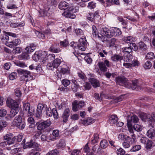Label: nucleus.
I'll list each match as a JSON object with an SVG mask.
<instances>
[{
  "mask_svg": "<svg viewBox=\"0 0 155 155\" xmlns=\"http://www.w3.org/2000/svg\"><path fill=\"white\" fill-rule=\"evenodd\" d=\"M12 124L13 126L18 127L20 130L24 129L25 126V120L20 115L15 117L12 122Z\"/></svg>",
  "mask_w": 155,
  "mask_h": 155,
  "instance_id": "f257e3e1",
  "label": "nucleus"
},
{
  "mask_svg": "<svg viewBox=\"0 0 155 155\" xmlns=\"http://www.w3.org/2000/svg\"><path fill=\"white\" fill-rule=\"evenodd\" d=\"M38 125L37 129L38 130H41L49 127L51 124V122L49 120L40 121L37 123Z\"/></svg>",
  "mask_w": 155,
  "mask_h": 155,
  "instance_id": "f03ea898",
  "label": "nucleus"
},
{
  "mask_svg": "<svg viewBox=\"0 0 155 155\" xmlns=\"http://www.w3.org/2000/svg\"><path fill=\"white\" fill-rule=\"evenodd\" d=\"M4 34L1 37V39L3 43L7 45V43H9L8 35L14 37H16V35L14 33L3 31Z\"/></svg>",
  "mask_w": 155,
  "mask_h": 155,
  "instance_id": "7ed1b4c3",
  "label": "nucleus"
},
{
  "mask_svg": "<svg viewBox=\"0 0 155 155\" xmlns=\"http://www.w3.org/2000/svg\"><path fill=\"white\" fill-rule=\"evenodd\" d=\"M126 82L124 86L128 89L134 90L139 87V84L137 80L132 81L130 82L127 79Z\"/></svg>",
  "mask_w": 155,
  "mask_h": 155,
  "instance_id": "20e7f679",
  "label": "nucleus"
},
{
  "mask_svg": "<svg viewBox=\"0 0 155 155\" xmlns=\"http://www.w3.org/2000/svg\"><path fill=\"white\" fill-rule=\"evenodd\" d=\"M17 72L18 74L24 77L23 80L25 81L26 82H27L28 80V78L31 77V72L27 70L19 69L17 70Z\"/></svg>",
  "mask_w": 155,
  "mask_h": 155,
  "instance_id": "39448f33",
  "label": "nucleus"
},
{
  "mask_svg": "<svg viewBox=\"0 0 155 155\" xmlns=\"http://www.w3.org/2000/svg\"><path fill=\"white\" fill-rule=\"evenodd\" d=\"M61 62V59L56 58L54 59L52 64L48 63L47 65V68L49 70H53L54 68L56 69Z\"/></svg>",
  "mask_w": 155,
  "mask_h": 155,
  "instance_id": "423d86ee",
  "label": "nucleus"
},
{
  "mask_svg": "<svg viewBox=\"0 0 155 155\" xmlns=\"http://www.w3.org/2000/svg\"><path fill=\"white\" fill-rule=\"evenodd\" d=\"M7 106L12 109H19V104L15 100L10 98H8L6 101Z\"/></svg>",
  "mask_w": 155,
  "mask_h": 155,
  "instance_id": "0eeeda50",
  "label": "nucleus"
},
{
  "mask_svg": "<svg viewBox=\"0 0 155 155\" xmlns=\"http://www.w3.org/2000/svg\"><path fill=\"white\" fill-rule=\"evenodd\" d=\"M59 72V74L58 72H57V75L58 78L61 79L62 78L61 74H68L70 73V68L67 66L64 65L63 67H61L59 71L58 70Z\"/></svg>",
  "mask_w": 155,
  "mask_h": 155,
  "instance_id": "6e6552de",
  "label": "nucleus"
},
{
  "mask_svg": "<svg viewBox=\"0 0 155 155\" xmlns=\"http://www.w3.org/2000/svg\"><path fill=\"white\" fill-rule=\"evenodd\" d=\"M72 110L74 111H77L78 109L83 107L84 105V103L83 101H81L78 102L77 101H75L72 104Z\"/></svg>",
  "mask_w": 155,
  "mask_h": 155,
  "instance_id": "1a4fd4ad",
  "label": "nucleus"
},
{
  "mask_svg": "<svg viewBox=\"0 0 155 155\" xmlns=\"http://www.w3.org/2000/svg\"><path fill=\"white\" fill-rule=\"evenodd\" d=\"M101 40L102 42L105 43L106 45L108 47L114 46L116 41V39L114 38L105 39V38L104 36Z\"/></svg>",
  "mask_w": 155,
  "mask_h": 155,
  "instance_id": "9d476101",
  "label": "nucleus"
},
{
  "mask_svg": "<svg viewBox=\"0 0 155 155\" xmlns=\"http://www.w3.org/2000/svg\"><path fill=\"white\" fill-rule=\"evenodd\" d=\"M87 43V41L85 38H81L79 39V42L78 44L77 47L81 51H84L85 50Z\"/></svg>",
  "mask_w": 155,
  "mask_h": 155,
  "instance_id": "9b49d317",
  "label": "nucleus"
},
{
  "mask_svg": "<svg viewBox=\"0 0 155 155\" xmlns=\"http://www.w3.org/2000/svg\"><path fill=\"white\" fill-rule=\"evenodd\" d=\"M46 112L47 116L50 117L53 115L54 118L57 119L58 117V112L55 108H53L52 110L51 109H47Z\"/></svg>",
  "mask_w": 155,
  "mask_h": 155,
  "instance_id": "f8f14e48",
  "label": "nucleus"
},
{
  "mask_svg": "<svg viewBox=\"0 0 155 155\" xmlns=\"http://www.w3.org/2000/svg\"><path fill=\"white\" fill-rule=\"evenodd\" d=\"M44 105L39 104L37 106L36 112L35 114V116L38 119H41L42 117V111L44 108Z\"/></svg>",
  "mask_w": 155,
  "mask_h": 155,
  "instance_id": "ddd939ff",
  "label": "nucleus"
},
{
  "mask_svg": "<svg viewBox=\"0 0 155 155\" xmlns=\"http://www.w3.org/2000/svg\"><path fill=\"white\" fill-rule=\"evenodd\" d=\"M70 113V110L69 108H66L64 111L61 116L63 123H66L68 121Z\"/></svg>",
  "mask_w": 155,
  "mask_h": 155,
  "instance_id": "4468645a",
  "label": "nucleus"
},
{
  "mask_svg": "<svg viewBox=\"0 0 155 155\" xmlns=\"http://www.w3.org/2000/svg\"><path fill=\"white\" fill-rule=\"evenodd\" d=\"M13 135L11 133L6 134L3 136V139L4 140H6L8 145H10L13 144V142L12 140V137Z\"/></svg>",
  "mask_w": 155,
  "mask_h": 155,
  "instance_id": "2eb2a0df",
  "label": "nucleus"
},
{
  "mask_svg": "<svg viewBox=\"0 0 155 155\" xmlns=\"http://www.w3.org/2000/svg\"><path fill=\"white\" fill-rule=\"evenodd\" d=\"M19 111V109H11L9 114H7L6 118L7 120H11L18 113Z\"/></svg>",
  "mask_w": 155,
  "mask_h": 155,
  "instance_id": "dca6fc26",
  "label": "nucleus"
},
{
  "mask_svg": "<svg viewBox=\"0 0 155 155\" xmlns=\"http://www.w3.org/2000/svg\"><path fill=\"white\" fill-rule=\"evenodd\" d=\"M21 43V41L19 39L17 38L14 40L13 41H9L7 43V46L10 48H12L19 45Z\"/></svg>",
  "mask_w": 155,
  "mask_h": 155,
  "instance_id": "f3484780",
  "label": "nucleus"
},
{
  "mask_svg": "<svg viewBox=\"0 0 155 155\" xmlns=\"http://www.w3.org/2000/svg\"><path fill=\"white\" fill-rule=\"evenodd\" d=\"M92 34L94 37L98 38L101 40L103 37V35L99 34L96 27L94 25L92 26Z\"/></svg>",
  "mask_w": 155,
  "mask_h": 155,
  "instance_id": "a211bd4d",
  "label": "nucleus"
},
{
  "mask_svg": "<svg viewBox=\"0 0 155 155\" xmlns=\"http://www.w3.org/2000/svg\"><path fill=\"white\" fill-rule=\"evenodd\" d=\"M102 34L107 38H110L112 37L111 29L110 30L107 28H102L101 30Z\"/></svg>",
  "mask_w": 155,
  "mask_h": 155,
  "instance_id": "6ab92c4d",
  "label": "nucleus"
},
{
  "mask_svg": "<svg viewBox=\"0 0 155 155\" xmlns=\"http://www.w3.org/2000/svg\"><path fill=\"white\" fill-rule=\"evenodd\" d=\"M69 7L68 4L63 1L60 2L58 5V8L61 10H65L68 9V10Z\"/></svg>",
  "mask_w": 155,
  "mask_h": 155,
  "instance_id": "aec40b11",
  "label": "nucleus"
},
{
  "mask_svg": "<svg viewBox=\"0 0 155 155\" xmlns=\"http://www.w3.org/2000/svg\"><path fill=\"white\" fill-rule=\"evenodd\" d=\"M121 31L120 29L116 27H113L111 28L112 37L117 36L121 35Z\"/></svg>",
  "mask_w": 155,
  "mask_h": 155,
  "instance_id": "412c9836",
  "label": "nucleus"
},
{
  "mask_svg": "<svg viewBox=\"0 0 155 155\" xmlns=\"http://www.w3.org/2000/svg\"><path fill=\"white\" fill-rule=\"evenodd\" d=\"M127 79L124 77L118 76L116 78V80L117 84L120 85L124 86Z\"/></svg>",
  "mask_w": 155,
  "mask_h": 155,
  "instance_id": "4be33fe9",
  "label": "nucleus"
},
{
  "mask_svg": "<svg viewBox=\"0 0 155 155\" xmlns=\"http://www.w3.org/2000/svg\"><path fill=\"white\" fill-rule=\"evenodd\" d=\"M36 45L34 43L29 44V45L26 47L25 50L30 54L34 51L36 49Z\"/></svg>",
  "mask_w": 155,
  "mask_h": 155,
  "instance_id": "5701e85b",
  "label": "nucleus"
},
{
  "mask_svg": "<svg viewBox=\"0 0 155 155\" xmlns=\"http://www.w3.org/2000/svg\"><path fill=\"white\" fill-rule=\"evenodd\" d=\"M43 53L37 52H36L32 56V58L36 61H38L40 60L41 58H44L45 55H42Z\"/></svg>",
  "mask_w": 155,
  "mask_h": 155,
  "instance_id": "b1692460",
  "label": "nucleus"
},
{
  "mask_svg": "<svg viewBox=\"0 0 155 155\" xmlns=\"http://www.w3.org/2000/svg\"><path fill=\"white\" fill-rule=\"evenodd\" d=\"M139 119L138 117L135 115L133 116L129 117L127 120V124L130 123V124H132V123H137L139 121Z\"/></svg>",
  "mask_w": 155,
  "mask_h": 155,
  "instance_id": "393cba45",
  "label": "nucleus"
},
{
  "mask_svg": "<svg viewBox=\"0 0 155 155\" xmlns=\"http://www.w3.org/2000/svg\"><path fill=\"white\" fill-rule=\"evenodd\" d=\"M147 136L149 138L152 139L155 137V130L153 128H150L147 131Z\"/></svg>",
  "mask_w": 155,
  "mask_h": 155,
  "instance_id": "a878e982",
  "label": "nucleus"
},
{
  "mask_svg": "<svg viewBox=\"0 0 155 155\" xmlns=\"http://www.w3.org/2000/svg\"><path fill=\"white\" fill-rule=\"evenodd\" d=\"M109 121L111 124H116L118 121V118L115 114L112 115L109 117Z\"/></svg>",
  "mask_w": 155,
  "mask_h": 155,
  "instance_id": "bb28decb",
  "label": "nucleus"
},
{
  "mask_svg": "<svg viewBox=\"0 0 155 155\" xmlns=\"http://www.w3.org/2000/svg\"><path fill=\"white\" fill-rule=\"evenodd\" d=\"M26 146L27 148H35L38 146V144L32 140H31L29 142L26 143Z\"/></svg>",
  "mask_w": 155,
  "mask_h": 155,
  "instance_id": "cd10ccee",
  "label": "nucleus"
},
{
  "mask_svg": "<svg viewBox=\"0 0 155 155\" xmlns=\"http://www.w3.org/2000/svg\"><path fill=\"white\" fill-rule=\"evenodd\" d=\"M68 11H65L62 14V15L67 18H69L72 19H74L76 17L75 15L73 13H71L69 10Z\"/></svg>",
  "mask_w": 155,
  "mask_h": 155,
  "instance_id": "c85d7f7f",
  "label": "nucleus"
},
{
  "mask_svg": "<svg viewBox=\"0 0 155 155\" xmlns=\"http://www.w3.org/2000/svg\"><path fill=\"white\" fill-rule=\"evenodd\" d=\"M99 135L97 133H94L93 135V137L91 138V143L94 144L98 142Z\"/></svg>",
  "mask_w": 155,
  "mask_h": 155,
  "instance_id": "c756f323",
  "label": "nucleus"
},
{
  "mask_svg": "<svg viewBox=\"0 0 155 155\" xmlns=\"http://www.w3.org/2000/svg\"><path fill=\"white\" fill-rule=\"evenodd\" d=\"M97 64L100 70L101 71L103 72H105L107 71V68L104 62H99Z\"/></svg>",
  "mask_w": 155,
  "mask_h": 155,
  "instance_id": "7c9ffc66",
  "label": "nucleus"
},
{
  "mask_svg": "<svg viewBox=\"0 0 155 155\" xmlns=\"http://www.w3.org/2000/svg\"><path fill=\"white\" fill-rule=\"evenodd\" d=\"M90 82L92 86L94 87H99L100 85L99 81L94 78H91Z\"/></svg>",
  "mask_w": 155,
  "mask_h": 155,
  "instance_id": "2f4dec72",
  "label": "nucleus"
},
{
  "mask_svg": "<svg viewBox=\"0 0 155 155\" xmlns=\"http://www.w3.org/2000/svg\"><path fill=\"white\" fill-rule=\"evenodd\" d=\"M128 140H126L123 143V147L125 148H128L130 147V143H132V141L131 138L130 137V139H128Z\"/></svg>",
  "mask_w": 155,
  "mask_h": 155,
  "instance_id": "473e14b6",
  "label": "nucleus"
},
{
  "mask_svg": "<svg viewBox=\"0 0 155 155\" xmlns=\"http://www.w3.org/2000/svg\"><path fill=\"white\" fill-rule=\"evenodd\" d=\"M121 50L122 52L124 53V54H128V53H130L132 51L131 46H129L122 48Z\"/></svg>",
  "mask_w": 155,
  "mask_h": 155,
  "instance_id": "72a5a7b5",
  "label": "nucleus"
},
{
  "mask_svg": "<svg viewBox=\"0 0 155 155\" xmlns=\"http://www.w3.org/2000/svg\"><path fill=\"white\" fill-rule=\"evenodd\" d=\"M66 145V143L64 140L63 139H61L59 141L57 145V147L59 148L63 149L64 148Z\"/></svg>",
  "mask_w": 155,
  "mask_h": 155,
  "instance_id": "f704fd0d",
  "label": "nucleus"
},
{
  "mask_svg": "<svg viewBox=\"0 0 155 155\" xmlns=\"http://www.w3.org/2000/svg\"><path fill=\"white\" fill-rule=\"evenodd\" d=\"M25 25V22L24 21H22L19 23H13L11 22L10 24V26L12 28H16L18 26L21 27Z\"/></svg>",
  "mask_w": 155,
  "mask_h": 155,
  "instance_id": "c9c22d12",
  "label": "nucleus"
},
{
  "mask_svg": "<svg viewBox=\"0 0 155 155\" xmlns=\"http://www.w3.org/2000/svg\"><path fill=\"white\" fill-rule=\"evenodd\" d=\"M26 51L23 52L19 56V58L20 59H27L29 57V54Z\"/></svg>",
  "mask_w": 155,
  "mask_h": 155,
  "instance_id": "e433bc0d",
  "label": "nucleus"
},
{
  "mask_svg": "<svg viewBox=\"0 0 155 155\" xmlns=\"http://www.w3.org/2000/svg\"><path fill=\"white\" fill-rule=\"evenodd\" d=\"M124 61L127 62H130L132 58V56L130 53H128V54H124Z\"/></svg>",
  "mask_w": 155,
  "mask_h": 155,
  "instance_id": "4c0bfd02",
  "label": "nucleus"
},
{
  "mask_svg": "<svg viewBox=\"0 0 155 155\" xmlns=\"http://www.w3.org/2000/svg\"><path fill=\"white\" fill-rule=\"evenodd\" d=\"M49 50L54 53H58L61 51V49L60 48H57L54 46L52 45L49 48Z\"/></svg>",
  "mask_w": 155,
  "mask_h": 155,
  "instance_id": "58836bf2",
  "label": "nucleus"
},
{
  "mask_svg": "<svg viewBox=\"0 0 155 155\" xmlns=\"http://www.w3.org/2000/svg\"><path fill=\"white\" fill-rule=\"evenodd\" d=\"M94 22L98 21L101 19V17L99 15V11H97L93 13Z\"/></svg>",
  "mask_w": 155,
  "mask_h": 155,
  "instance_id": "ea45409f",
  "label": "nucleus"
},
{
  "mask_svg": "<svg viewBox=\"0 0 155 155\" xmlns=\"http://www.w3.org/2000/svg\"><path fill=\"white\" fill-rule=\"evenodd\" d=\"M152 64L150 61H147L143 65V67L145 69H150L152 66Z\"/></svg>",
  "mask_w": 155,
  "mask_h": 155,
  "instance_id": "a19ab883",
  "label": "nucleus"
},
{
  "mask_svg": "<svg viewBox=\"0 0 155 155\" xmlns=\"http://www.w3.org/2000/svg\"><path fill=\"white\" fill-rule=\"evenodd\" d=\"M108 146V143L106 140H103L100 143V146L101 148L105 149Z\"/></svg>",
  "mask_w": 155,
  "mask_h": 155,
  "instance_id": "79ce46f5",
  "label": "nucleus"
},
{
  "mask_svg": "<svg viewBox=\"0 0 155 155\" xmlns=\"http://www.w3.org/2000/svg\"><path fill=\"white\" fill-rule=\"evenodd\" d=\"M123 59V58L122 56L118 55H114L111 58L112 60L114 61H121Z\"/></svg>",
  "mask_w": 155,
  "mask_h": 155,
  "instance_id": "37998d69",
  "label": "nucleus"
},
{
  "mask_svg": "<svg viewBox=\"0 0 155 155\" xmlns=\"http://www.w3.org/2000/svg\"><path fill=\"white\" fill-rule=\"evenodd\" d=\"M79 7L78 5L69 6L68 10L73 12H76L78 11Z\"/></svg>",
  "mask_w": 155,
  "mask_h": 155,
  "instance_id": "c03bdc74",
  "label": "nucleus"
},
{
  "mask_svg": "<svg viewBox=\"0 0 155 155\" xmlns=\"http://www.w3.org/2000/svg\"><path fill=\"white\" fill-rule=\"evenodd\" d=\"M22 136L21 135H18L17 136H15L12 138V140L13 142V144L15 142H20L21 141Z\"/></svg>",
  "mask_w": 155,
  "mask_h": 155,
  "instance_id": "a18cd8bd",
  "label": "nucleus"
},
{
  "mask_svg": "<svg viewBox=\"0 0 155 155\" xmlns=\"http://www.w3.org/2000/svg\"><path fill=\"white\" fill-rule=\"evenodd\" d=\"M118 137L119 139L122 140H128V139H130V137L127 135H125L123 134H120L119 135Z\"/></svg>",
  "mask_w": 155,
  "mask_h": 155,
  "instance_id": "49530a36",
  "label": "nucleus"
},
{
  "mask_svg": "<svg viewBox=\"0 0 155 155\" xmlns=\"http://www.w3.org/2000/svg\"><path fill=\"white\" fill-rule=\"evenodd\" d=\"M138 46L140 49L142 51H146L147 49V45L143 42H140L138 43Z\"/></svg>",
  "mask_w": 155,
  "mask_h": 155,
  "instance_id": "de8ad7c7",
  "label": "nucleus"
},
{
  "mask_svg": "<svg viewBox=\"0 0 155 155\" xmlns=\"http://www.w3.org/2000/svg\"><path fill=\"white\" fill-rule=\"evenodd\" d=\"M148 120L151 125H154L155 122V114H153L151 117L148 118Z\"/></svg>",
  "mask_w": 155,
  "mask_h": 155,
  "instance_id": "09e8293b",
  "label": "nucleus"
},
{
  "mask_svg": "<svg viewBox=\"0 0 155 155\" xmlns=\"http://www.w3.org/2000/svg\"><path fill=\"white\" fill-rule=\"evenodd\" d=\"M27 115L28 117H31L35 113V109L34 107H31V108L28 110Z\"/></svg>",
  "mask_w": 155,
  "mask_h": 155,
  "instance_id": "8fccbe9b",
  "label": "nucleus"
},
{
  "mask_svg": "<svg viewBox=\"0 0 155 155\" xmlns=\"http://www.w3.org/2000/svg\"><path fill=\"white\" fill-rule=\"evenodd\" d=\"M155 58V56L154 53L152 52H149L148 53L146 56L145 58L146 59H153Z\"/></svg>",
  "mask_w": 155,
  "mask_h": 155,
  "instance_id": "3c124183",
  "label": "nucleus"
},
{
  "mask_svg": "<svg viewBox=\"0 0 155 155\" xmlns=\"http://www.w3.org/2000/svg\"><path fill=\"white\" fill-rule=\"evenodd\" d=\"M80 150L78 149H74L69 151V153L71 155H80Z\"/></svg>",
  "mask_w": 155,
  "mask_h": 155,
  "instance_id": "603ef678",
  "label": "nucleus"
},
{
  "mask_svg": "<svg viewBox=\"0 0 155 155\" xmlns=\"http://www.w3.org/2000/svg\"><path fill=\"white\" fill-rule=\"evenodd\" d=\"M134 129L136 131L138 132L142 130V127L140 125L135 124L133 126Z\"/></svg>",
  "mask_w": 155,
  "mask_h": 155,
  "instance_id": "864d4df0",
  "label": "nucleus"
},
{
  "mask_svg": "<svg viewBox=\"0 0 155 155\" xmlns=\"http://www.w3.org/2000/svg\"><path fill=\"white\" fill-rule=\"evenodd\" d=\"M31 108L30 104L29 103L26 102L23 104V108L24 110L27 111L28 110Z\"/></svg>",
  "mask_w": 155,
  "mask_h": 155,
  "instance_id": "5fc2aeb1",
  "label": "nucleus"
},
{
  "mask_svg": "<svg viewBox=\"0 0 155 155\" xmlns=\"http://www.w3.org/2000/svg\"><path fill=\"white\" fill-rule=\"evenodd\" d=\"M141 149V146L139 145H137L132 147L130 150L131 152H135L140 150Z\"/></svg>",
  "mask_w": 155,
  "mask_h": 155,
  "instance_id": "6e6d98bb",
  "label": "nucleus"
},
{
  "mask_svg": "<svg viewBox=\"0 0 155 155\" xmlns=\"http://www.w3.org/2000/svg\"><path fill=\"white\" fill-rule=\"evenodd\" d=\"M59 131L57 130H54L53 131L52 135L54 137V138L57 139L59 137Z\"/></svg>",
  "mask_w": 155,
  "mask_h": 155,
  "instance_id": "4d7b16f0",
  "label": "nucleus"
},
{
  "mask_svg": "<svg viewBox=\"0 0 155 155\" xmlns=\"http://www.w3.org/2000/svg\"><path fill=\"white\" fill-rule=\"evenodd\" d=\"M78 77L83 81H85L87 79L86 75L83 72H78Z\"/></svg>",
  "mask_w": 155,
  "mask_h": 155,
  "instance_id": "13d9d810",
  "label": "nucleus"
},
{
  "mask_svg": "<svg viewBox=\"0 0 155 155\" xmlns=\"http://www.w3.org/2000/svg\"><path fill=\"white\" fill-rule=\"evenodd\" d=\"M59 153V150L55 149L49 152L46 155H57Z\"/></svg>",
  "mask_w": 155,
  "mask_h": 155,
  "instance_id": "bf43d9fd",
  "label": "nucleus"
},
{
  "mask_svg": "<svg viewBox=\"0 0 155 155\" xmlns=\"http://www.w3.org/2000/svg\"><path fill=\"white\" fill-rule=\"evenodd\" d=\"M153 144V142L151 140H149V141H148L145 144L146 148L147 149H150L152 147Z\"/></svg>",
  "mask_w": 155,
  "mask_h": 155,
  "instance_id": "052dcab7",
  "label": "nucleus"
},
{
  "mask_svg": "<svg viewBox=\"0 0 155 155\" xmlns=\"http://www.w3.org/2000/svg\"><path fill=\"white\" fill-rule=\"evenodd\" d=\"M61 46L63 47H66L69 44V42L68 40L65 39L63 41H61L60 42Z\"/></svg>",
  "mask_w": 155,
  "mask_h": 155,
  "instance_id": "680f3d73",
  "label": "nucleus"
},
{
  "mask_svg": "<svg viewBox=\"0 0 155 155\" xmlns=\"http://www.w3.org/2000/svg\"><path fill=\"white\" fill-rule=\"evenodd\" d=\"M15 64L17 66L21 68H25L27 66L25 63L23 62H16Z\"/></svg>",
  "mask_w": 155,
  "mask_h": 155,
  "instance_id": "e2e57ef3",
  "label": "nucleus"
},
{
  "mask_svg": "<svg viewBox=\"0 0 155 155\" xmlns=\"http://www.w3.org/2000/svg\"><path fill=\"white\" fill-rule=\"evenodd\" d=\"M93 16L94 15L93 13H89L87 16V18L91 22H94Z\"/></svg>",
  "mask_w": 155,
  "mask_h": 155,
  "instance_id": "0e129e2a",
  "label": "nucleus"
},
{
  "mask_svg": "<svg viewBox=\"0 0 155 155\" xmlns=\"http://www.w3.org/2000/svg\"><path fill=\"white\" fill-rule=\"evenodd\" d=\"M62 84L64 86V87H67L70 84V81L69 80H67V79H63L62 81Z\"/></svg>",
  "mask_w": 155,
  "mask_h": 155,
  "instance_id": "69168bd1",
  "label": "nucleus"
},
{
  "mask_svg": "<svg viewBox=\"0 0 155 155\" xmlns=\"http://www.w3.org/2000/svg\"><path fill=\"white\" fill-rule=\"evenodd\" d=\"M117 155H124L125 153V151L122 148L117 149Z\"/></svg>",
  "mask_w": 155,
  "mask_h": 155,
  "instance_id": "338daca9",
  "label": "nucleus"
},
{
  "mask_svg": "<svg viewBox=\"0 0 155 155\" xmlns=\"http://www.w3.org/2000/svg\"><path fill=\"white\" fill-rule=\"evenodd\" d=\"M7 8L8 9H15L17 8L18 7L15 4L10 3L7 5Z\"/></svg>",
  "mask_w": 155,
  "mask_h": 155,
  "instance_id": "774afa93",
  "label": "nucleus"
}]
</instances>
